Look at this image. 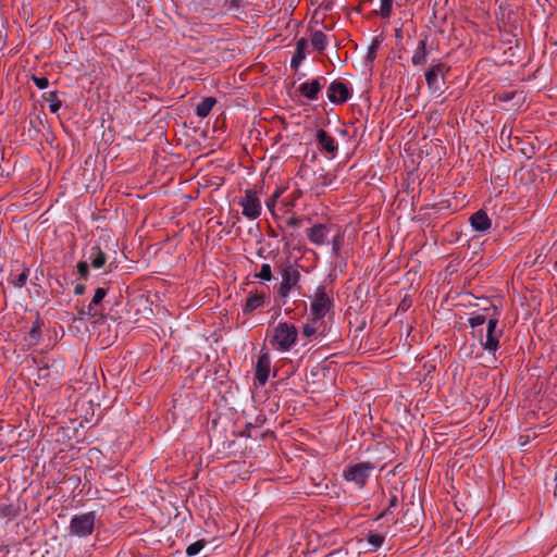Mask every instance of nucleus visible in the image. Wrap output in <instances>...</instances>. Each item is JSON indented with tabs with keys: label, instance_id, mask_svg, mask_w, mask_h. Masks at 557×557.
<instances>
[{
	"label": "nucleus",
	"instance_id": "f704fd0d",
	"mask_svg": "<svg viewBox=\"0 0 557 557\" xmlns=\"http://www.w3.org/2000/svg\"><path fill=\"white\" fill-rule=\"evenodd\" d=\"M304 220V218L292 215L288 216L284 222L287 227L299 228L302 225Z\"/></svg>",
	"mask_w": 557,
	"mask_h": 557
},
{
	"label": "nucleus",
	"instance_id": "412c9836",
	"mask_svg": "<svg viewBox=\"0 0 557 557\" xmlns=\"http://www.w3.org/2000/svg\"><path fill=\"white\" fill-rule=\"evenodd\" d=\"M491 315H492V309H491V305H490L487 308L483 309L482 313H479V312L471 313V315L469 317V324L471 327H476V326L484 324L485 322L488 323Z\"/></svg>",
	"mask_w": 557,
	"mask_h": 557
},
{
	"label": "nucleus",
	"instance_id": "bb28decb",
	"mask_svg": "<svg viewBox=\"0 0 557 557\" xmlns=\"http://www.w3.org/2000/svg\"><path fill=\"white\" fill-rule=\"evenodd\" d=\"M107 294H108V288H104V287L96 288L95 294L88 305H90V307L94 308L95 310H100L99 307L101 306V302L104 299V297L107 296Z\"/></svg>",
	"mask_w": 557,
	"mask_h": 557
},
{
	"label": "nucleus",
	"instance_id": "2eb2a0df",
	"mask_svg": "<svg viewBox=\"0 0 557 557\" xmlns=\"http://www.w3.org/2000/svg\"><path fill=\"white\" fill-rule=\"evenodd\" d=\"M306 233L310 243L317 246H321L326 240L329 228L325 224H315L312 227L308 228Z\"/></svg>",
	"mask_w": 557,
	"mask_h": 557
},
{
	"label": "nucleus",
	"instance_id": "a878e982",
	"mask_svg": "<svg viewBox=\"0 0 557 557\" xmlns=\"http://www.w3.org/2000/svg\"><path fill=\"white\" fill-rule=\"evenodd\" d=\"M49 284L53 292L62 294L69 284L67 276L65 273H63L62 275H59L54 278H50Z\"/></svg>",
	"mask_w": 557,
	"mask_h": 557
},
{
	"label": "nucleus",
	"instance_id": "473e14b6",
	"mask_svg": "<svg viewBox=\"0 0 557 557\" xmlns=\"http://www.w3.org/2000/svg\"><path fill=\"white\" fill-rule=\"evenodd\" d=\"M393 0H381L380 14L383 18H388L392 14Z\"/></svg>",
	"mask_w": 557,
	"mask_h": 557
},
{
	"label": "nucleus",
	"instance_id": "2f4dec72",
	"mask_svg": "<svg viewBox=\"0 0 557 557\" xmlns=\"http://www.w3.org/2000/svg\"><path fill=\"white\" fill-rule=\"evenodd\" d=\"M246 0H224L223 7L227 11H237L245 7Z\"/></svg>",
	"mask_w": 557,
	"mask_h": 557
},
{
	"label": "nucleus",
	"instance_id": "7ed1b4c3",
	"mask_svg": "<svg viewBox=\"0 0 557 557\" xmlns=\"http://www.w3.org/2000/svg\"><path fill=\"white\" fill-rule=\"evenodd\" d=\"M374 465L369 461H362L355 465H348L343 470V478L345 481L356 484L359 488L366 486Z\"/></svg>",
	"mask_w": 557,
	"mask_h": 557
},
{
	"label": "nucleus",
	"instance_id": "ddd939ff",
	"mask_svg": "<svg viewBox=\"0 0 557 557\" xmlns=\"http://www.w3.org/2000/svg\"><path fill=\"white\" fill-rule=\"evenodd\" d=\"M88 318L92 323H104L106 315L102 310H95L88 306H82L77 308V317L73 318V321L84 320Z\"/></svg>",
	"mask_w": 557,
	"mask_h": 557
},
{
	"label": "nucleus",
	"instance_id": "f8f14e48",
	"mask_svg": "<svg viewBox=\"0 0 557 557\" xmlns=\"http://www.w3.org/2000/svg\"><path fill=\"white\" fill-rule=\"evenodd\" d=\"M325 83L326 78L321 76L312 79L311 82L300 84L298 90L302 97L309 100H315L318 99V95L322 90Z\"/></svg>",
	"mask_w": 557,
	"mask_h": 557
},
{
	"label": "nucleus",
	"instance_id": "6ab92c4d",
	"mask_svg": "<svg viewBox=\"0 0 557 557\" xmlns=\"http://www.w3.org/2000/svg\"><path fill=\"white\" fill-rule=\"evenodd\" d=\"M264 294L259 293H250L246 299V304L244 306L243 312L245 314H250L258 308L264 305Z\"/></svg>",
	"mask_w": 557,
	"mask_h": 557
},
{
	"label": "nucleus",
	"instance_id": "39448f33",
	"mask_svg": "<svg viewBox=\"0 0 557 557\" xmlns=\"http://www.w3.org/2000/svg\"><path fill=\"white\" fill-rule=\"evenodd\" d=\"M491 309L492 315L487 325L486 339L481 342V345L484 350L494 354L499 348V338L503 335V330L497 329L500 315L499 309L493 304H491Z\"/></svg>",
	"mask_w": 557,
	"mask_h": 557
},
{
	"label": "nucleus",
	"instance_id": "5701e85b",
	"mask_svg": "<svg viewBox=\"0 0 557 557\" xmlns=\"http://www.w3.org/2000/svg\"><path fill=\"white\" fill-rule=\"evenodd\" d=\"M216 103V99L213 97H206L203 98L197 106H196V114L199 117H207L214 104Z\"/></svg>",
	"mask_w": 557,
	"mask_h": 557
},
{
	"label": "nucleus",
	"instance_id": "423d86ee",
	"mask_svg": "<svg viewBox=\"0 0 557 557\" xmlns=\"http://www.w3.org/2000/svg\"><path fill=\"white\" fill-rule=\"evenodd\" d=\"M96 523V512L89 511L72 517L69 527L70 535L86 537L92 534Z\"/></svg>",
	"mask_w": 557,
	"mask_h": 557
},
{
	"label": "nucleus",
	"instance_id": "6e6552de",
	"mask_svg": "<svg viewBox=\"0 0 557 557\" xmlns=\"http://www.w3.org/2000/svg\"><path fill=\"white\" fill-rule=\"evenodd\" d=\"M282 282L278 288V295L286 299L293 288H295L300 281V272L292 264L282 265Z\"/></svg>",
	"mask_w": 557,
	"mask_h": 557
},
{
	"label": "nucleus",
	"instance_id": "72a5a7b5",
	"mask_svg": "<svg viewBox=\"0 0 557 557\" xmlns=\"http://www.w3.org/2000/svg\"><path fill=\"white\" fill-rule=\"evenodd\" d=\"M28 272L29 270L28 269H24L23 272L21 274H18L17 276H15L13 280H12V284L15 286V287H23L26 282H27V278H28Z\"/></svg>",
	"mask_w": 557,
	"mask_h": 557
},
{
	"label": "nucleus",
	"instance_id": "4c0bfd02",
	"mask_svg": "<svg viewBox=\"0 0 557 557\" xmlns=\"http://www.w3.org/2000/svg\"><path fill=\"white\" fill-rule=\"evenodd\" d=\"M32 79L39 89H45L49 86V81L46 76L33 75Z\"/></svg>",
	"mask_w": 557,
	"mask_h": 557
},
{
	"label": "nucleus",
	"instance_id": "37998d69",
	"mask_svg": "<svg viewBox=\"0 0 557 557\" xmlns=\"http://www.w3.org/2000/svg\"><path fill=\"white\" fill-rule=\"evenodd\" d=\"M410 307V302L407 301V299H404L399 306H398V310H403V311H406L408 308Z\"/></svg>",
	"mask_w": 557,
	"mask_h": 557
},
{
	"label": "nucleus",
	"instance_id": "c9c22d12",
	"mask_svg": "<svg viewBox=\"0 0 557 557\" xmlns=\"http://www.w3.org/2000/svg\"><path fill=\"white\" fill-rule=\"evenodd\" d=\"M77 272L79 273L81 277L84 280H87L89 275V265L86 261H79L76 265Z\"/></svg>",
	"mask_w": 557,
	"mask_h": 557
},
{
	"label": "nucleus",
	"instance_id": "c03bdc74",
	"mask_svg": "<svg viewBox=\"0 0 557 557\" xmlns=\"http://www.w3.org/2000/svg\"><path fill=\"white\" fill-rule=\"evenodd\" d=\"M510 135H511V129H507V126H504L500 132V137H504V136L510 137Z\"/></svg>",
	"mask_w": 557,
	"mask_h": 557
},
{
	"label": "nucleus",
	"instance_id": "20e7f679",
	"mask_svg": "<svg viewBox=\"0 0 557 557\" xmlns=\"http://www.w3.org/2000/svg\"><path fill=\"white\" fill-rule=\"evenodd\" d=\"M449 71V65L441 60H433L430 67L424 73L428 88L433 92H442V87L445 84V77Z\"/></svg>",
	"mask_w": 557,
	"mask_h": 557
},
{
	"label": "nucleus",
	"instance_id": "f3484780",
	"mask_svg": "<svg viewBox=\"0 0 557 557\" xmlns=\"http://www.w3.org/2000/svg\"><path fill=\"white\" fill-rule=\"evenodd\" d=\"M426 40L428 36L425 35L423 38L419 40L418 46L413 51L411 62L416 66L424 65L426 63V59L429 55V51L426 49Z\"/></svg>",
	"mask_w": 557,
	"mask_h": 557
},
{
	"label": "nucleus",
	"instance_id": "b1692460",
	"mask_svg": "<svg viewBox=\"0 0 557 557\" xmlns=\"http://www.w3.org/2000/svg\"><path fill=\"white\" fill-rule=\"evenodd\" d=\"M311 45L317 51H324L327 46V36L322 30H314L311 35Z\"/></svg>",
	"mask_w": 557,
	"mask_h": 557
},
{
	"label": "nucleus",
	"instance_id": "4468645a",
	"mask_svg": "<svg viewBox=\"0 0 557 557\" xmlns=\"http://www.w3.org/2000/svg\"><path fill=\"white\" fill-rule=\"evenodd\" d=\"M470 223L475 231L482 234L487 233L492 225V221L484 210H479L473 213L470 216Z\"/></svg>",
	"mask_w": 557,
	"mask_h": 557
},
{
	"label": "nucleus",
	"instance_id": "7c9ffc66",
	"mask_svg": "<svg viewBox=\"0 0 557 557\" xmlns=\"http://www.w3.org/2000/svg\"><path fill=\"white\" fill-rule=\"evenodd\" d=\"M256 277L263 281H271L273 277L271 265L269 263H263L260 272L256 274Z\"/></svg>",
	"mask_w": 557,
	"mask_h": 557
},
{
	"label": "nucleus",
	"instance_id": "a18cd8bd",
	"mask_svg": "<svg viewBox=\"0 0 557 557\" xmlns=\"http://www.w3.org/2000/svg\"><path fill=\"white\" fill-rule=\"evenodd\" d=\"M269 234H270V236H272V237H276V236H277V235H276V233H275L274 231H272V230H270Z\"/></svg>",
	"mask_w": 557,
	"mask_h": 557
},
{
	"label": "nucleus",
	"instance_id": "49530a36",
	"mask_svg": "<svg viewBox=\"0 0 557 557\" xmlns=\"http://www.w3.org/2000/svg\"><path fill=\"white\" fill-rule=\"evenodd\" d=\"M262 250H263V249L261 248V249L259 250V252H258L260 257H262Z\"/></svg>",
	"mask_w": 557,
	"mask_h": 557
},
{
	"label": "nucleus",
	"instance_id": "9d476101",
	"mask_svg": "<svg viewBox=\"0 0 557 557\" xmlns=\"http://www.w3.org/2000/svg\"><path fill=\"white\" fill-rule=\"evenodd\" d=\"M271 372V358L268 350L264 348L260 350L256 369H255V379L258 381L259 385L263 386L270 376Z\"/></svg>",
	"mask_w": 557,
	"mask_h": 557
},
{
	"label": "nucleus",
	"instance_id": "58836bf2",
	"mask_svg": "<svg viewBox=\"0 0 557 557\" xmlns=\"http://www.w3.org/2000/svg\"><path fill=\"white\" fill-rule=\"evenodd\" d=\"M281 194H282V190L276 189L275 193L265 201V206L271 212H273V209L276 203V199L281 196Z\"/></svg>",
	"mask_w": 557,
	"mask_h": 557
},
{
	"label": "nucleus",
	"instance_id": "a19ab883",
	"mask_svg": "<svg viewBox=\"0 0 557 557\" xmlns=\"http://www.w3.org/2000/svg\"><path fill=\"white\" fill-rule=\"evenodd\" d=\"M302 334L308 338L318 335L317 329H314L309 321L304 325Z\"/></svg>",
	"mask_w": 557,
	"mask_h": 557
},
{
	"label": "nucleus",
	"instance_id": "393cba45",
	"mask_svg": "<svg viewBox=\"0 0 557 557\" xmlns=\"http://www.w3.org/2000/svg\"><path fill=\"white\" fill-rule=\"evenodd\" d=\"M42 99L50 103L49 104V109H50L51 113H58V111L62 107L61 100L58 99V91L57 90L44 94L42 95Z\"/></svg>",
	"mask_w": 557,
	"mask_h": 557
},
{
	"label": "nucleus",
	"instance_id": "f257e3e1",
	"mask_svg": "<svg viewBox=\"0 0 557 557\" xmlns=\"http://www.w3.org/2000/svg\"><path fill=\"white\" fill-rule=\"evenodd\" d=\"M298 338L297 327L288 322H278L270 339L271 346L278 351H289Z\"/></svg>",
	"mask_w": 557,
	"mask_h": 557
},
{
	"label": "nucleus",
	"instance_id": "f03ea898",
	"mask_svg": "<svg viewBox=\"0 0 557 557\" xmlns=\"http://www.w3.org/2000/svg\"><path fill=\"white\" fill-rule=\"evenodd\" d=\"M334 309L333 290L325 285L317 287L310 302V315L326 317Z\"/></svg>",
	"mask_w": 557,
	"mask_h": 557
},
{
	"label": "nucleus",
	"instance_id": "c756f323",
	"mask_svg": "<svg viewBox=\"0 0 557 557\" xmlns=\"http://www.w3.org/2000/svg\"><path fill=\"white\" fill-rule=\"evenodd\" d=\"M207 545V541L206 540H198L196 541L195 543H191L190 545L187 546L186 548V555L188 557H194L196 555H198L202 549L203 547Z\"/></svg>",
	"mask_w": 557,
	"mask_h": 557
},
{
	"label": "nucleus",
	"instance_id": "a211bd4d",
	"mask_svg": "<svg viewBox=\"0 0 557 557\" xmlns=\"http://www.w3.org/2000/svg\"><path fill=\"white\" fill-rule=\"evenodd\" d=\"M308 47L307 38H300L296 44V51L290 61V67L293 70H298L302 61L306 59V50Z\"/></svg>",
	"mask_w": 557,
	"mask_h": 557
},
{
	"label": "nucleus",
	"instance_id": "c85d7f7f",
	"mask_svg": "<svg viewBox=\"0 0 557 557\" xmlns=\"http://www.w3.org/2000/svg\"><path fill=\"white\" fill-rule=\"evenodd\" d=\"M389 494H391V496H389V500H388V506H387V508H386L383 512H381V513L375 518V520H380V519H382L384 516L392 513V509H393V508H395V507H397V505H398V496H397V494H396V488L391 490V491H389Z\"/></svg>",
	"mask_w": 557,
	"mask_h": 557
},
{
	"label": "nucleus",
	"instance_id": "cd10ccee",
	"mask_svg": "<svg viewBox=\"0 0 557 557\" xmlns=\"http://www.w3.org/2000/svg\"><path fill=\"white\" fill-rule=\"evenodd\" d=\"M385 537L382 534L369 532L367 535V542L369 543V545L371 546V550L373 552L380 548L383 545Z\"/></svg>",
	"mask_w": 557,
	"mask_h": 557
},
{
	"label": "nucleus",
	"instance_id": "0eeeda50",
	"mask_svg": "<svg viewBox=\"0 0 557 557\" xmlns=\"http://www.w3.org/2000/svg\"><path fill=\"white\" fill-rule=\"evenodd\" d=\"M243 207V215L249 220H256L260 216L262 206L259 198V191L256 188L245 190L244 197L238 202Z\"/></svg>",
	"mask_w": 557,
	"mask_h": 557
},
{
	"label": "nucleus",
	"instance_id": "09e8293b",
	"mask_svg": "<svg viewBox=\"0 0 557 557\" xmlns=\"http://www.w3.org/2000/svg\"><path fill=\"white\" fill-rule=\"evenodd\" d=\"M278 228H281V230L284 232V227H283V225H281V224H280V225H278Z\"/></svg>",
	"mask_w": 557,
	"mask_h": 557
},
{
	"label": "nucleus",
	"instance_id": "de8ad7c7",
	"mask_svg": "<svg viewBox=\"0 0 557 557\" xmlns=\"http://www.w3.org/2000/svg\"><path fill=\"white\" fill-rule=\"evenodd\" d=\"M396 36H400V33L398 29H396Z\"/></svg>",
	"mask_w": 557,
	"mask_h": 557
},
{
	"label": "nucleus",
	"instance_id": "9b49d317",
	"mask_svg": "<svg viewBox=\"0 0 557 557\" xmlns=\"http://www.w3.org/2000/svg\"><path fill=\"white\" fill-rule=\"evenodd\" d=\"M315 139L321 151L325 152L331 158H335L338 151V145L333 136H331L325 129L319 128L315 133Z\"/></svg>",
	"mask_w": 557,
	"mask_h": 557
},
{
	"label": "nucleus",
	"instance_id": "dca6fc26",
	"mask_svg": "<svg viewBox=\"0 0 557 557\" xmlns=\"http://www.w3.org/2000/svg\"><path fill=\"white\" fill-rule=\"evenodd\" d=\"M42 326L44 321L40 318L39 312H37L36 320L33 322L27 336V342L29 346H37L40 344L42 337Z\"/></svg>",
	"mask_w": 557,
	"mask_h": 557
},
{
	"label": "nucleus",
	"instance_id": "79ce46f5",
	"mask_svg": "<svg viewBox=\"0 0 557 557\" xmlns=\"http://www.w3.org/2000/svg\"><path fill=\"white\" fill-rule=\"evenodd\" d=\"M86 290V286L84 284H77L74 288L75 295H83Z\"/></svg>",
	"mask_w": 557,
	"mask_h": 557
},
{
	"label": "nucleus",
	"instance_id": "e433bc0d",
	"mask_svg": "<svg viewBox=\"0 0 557 557\" xmlns=\"http://www.w3.org/2000/svg\"><path fill=\"white\" fill-rule=\"evenodd\" d=\"M379 47H380V40L374 39L368 50V54H367L368 60L373 61L375 59L376 51H377Z\"/></svg>",
	"mask_w": 557,
	"mask_h": 557
},
{
	"label": "nucleus",
	"instance_id": "ea45409f",
	"mask_svg": "<svg viewBox=\"0 0 557 557\" xmlns=\"http://www.w3.org/2000/svg\"><path fill=\"white\" fill-rule=\"evenodd\" d=\"M343 236L341 234H337L334 236L332 240V249L333 252L337 256L339 253L341 247H342Z\"/></svg>",
	"mask_w": 557,
	"mask_h": 557
},
{
	"label": "nucleus",
	"instance_id": "4be33fe9",
	"mask_svg": "<svg viewBox=\"0 0 557 557\" xmlns=\"http://www.w3.org/2000/svg\"><path fill=\"white\" fill-rule=\"evenodd\" d=\"M308 321L314 329H317L319 336L325 337L329 334L330 326L327 325L324 315H310Z\"/></svg>",
	"mask_w": 557,
	"mask_h": 557
},
{
	"label": "nucleus",
	"instance_id": "aec40b11",
	"mask_svg": "<svg viewBox=\"0 0 557 557\" xmlns=\"http://www.w3.org/2000/svg\"><path fill=\"white\" fill-rule=\"evenodd\" d=\"M89 260L92 268L101 269L106 264L107 256L99 246H92Z\"/></svg>",
	"mask_w": 557,
	"mask_h": 557
},
{
	"label": "nucleus",
	"instance_id": "1a4fd4ad",
	"mask_svg": "<svg viewBox=\"0 0 557 557\" xmlns=\"http://www.w3.org/2000/svg\"><path fill=\"white\" fill-rule=\"evenodd\" d=\"M352 92L348 84L343 81H333L327 87V99L334 104L347 102Z\"/></svg>",
	"mask_w": 557,
	"mask_h": 557
}]
</instances>
